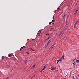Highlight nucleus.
Returning <instances> with one entry per match:
<instances>
[{
    "label": "nucleus",
    "mask_w": 79,
    "mask_h": 79,
    "mask_svg": "<svg viewBox=\"0 0 79 79\" xmlns=\"http://www.w3.org/2000/svg\"><path fill=\"white\" fill-rule=\"evenodd\" d=\"M34 40V39H32V40Z\"/></svg>",
    "instance_id": "e433bc0d"
},
{
    "label": "nucleus",
    "mask_w": 79,
    "mask_h": 79,
    "mask_svg": "<svg viewBox=\"0 0 79 79\" xmlns=\"http://www.w3.org/2000/svg\"><path fill=\"white\" fill-rule=\"evenodd\" d=\"M30 49L32 50L33 51H34V50H33L32 49V48H31Z\"/></svg>",
    "instance_id": "72a5a7b5"
},
{
    "label": "nucleus",
    "mask_w": 79,
    "mask_h": 79,
    "mask_svg": "<svg viewBox=\"0 0 79 79\" xmlns=\"http://www.w3.org/2000/svg\"><path fill=\"white\" fill-rule=\"evenodd\" d=\"M41 32H42V31L41 30H40L39 31V32H40V34H41Z\"/></svg>",
    "instance_id": "412c9836"
},
{
    "label": "nucleus",
    "mask_w": 79,
    "mask_h": 79,
    "mask_svg": "<svg viewBox=\"0 0 79 79\" xmlns=\"http://www.w3.org/2000/svg\"><path fill=\"white\" fill-rule=\"evenodd\" d=\"M52 37V35H50L49 36V37L48 38H51V37Z\"/></svg>",
    "instance_id": "6ab92c4d"
},
{
    "label": "nucleus",
    "mask_w": 79,
    "mask_h": 79,
    "mask_svg": "<svg viewBox=\"0 0 79 79\" xmlns=\"http://www.w3.org/2000/svg\"><path fill=\"white\" fill-rule=\"evenodd\" d=\"M61 35V36H62V35H63V32H61L59 36H60Z\"/></svg>",
    "instance_id": "423d86ee"
},
{
    "label": "nucleus",
    "mask_w": 79,
    "mask_h": 79,
    "mask_svg": "<svg viewBox=\"0 0 79 79\" xmlns=\"http://www.w3.org/2000/svg\"><path fill=\"white\" fill-rule=\"evenodd\" d=\"M76 79H78V78L77 77H76Z\"/></svg>",
    "instance_id": "c756f323"
},
{
    "label": "nucleus",
    "mask_w": 79,
    "mask_h": 79,
    "mask_svg": "<svg viewBox=\"0 0 79 79\" xmlns=\"http://www.w3.org/2000/svg\"><path fill=\"white\" fill-rule=\"evenodd\" d=\"M45 68H44V67L42 69L43 70H44V69H45Z\"/></svg>",
    "instance_id": "bb28decb"
},
{
    "label": "nucleus",
    "mask_w": 79,
    "mask_h": 79,
    "mask_svg": "<svg viewBox=\"0 0 79 79\" xmlns=\"http://www.w3.org/2000/svg\"><path fill=\"white\" fill-rule=\"evenodd\" d=\"M55 45V44L54 45H52V46L51 47L52 48H53V47H54V46Z\"/></svg>",
    "instance_id": "a211bd4d"
},
{
    "label": "nucleus",
    "mask_w": 79,
    "mask_h": 79,
    "mask_svg": "<svg viewBox=\"0 0 79 79\" xmlns=\"http://www.w3.org/2000/svg\"><path fill=\"white\" fill-rule=\"evenodd\" d=\"M50 42H51V40H49L48 42L47 43V45H49V44H50Z\"/></svg>",
    "instance_id": "1a4fd4ad"
},
{
    "label": "nucleus",
    "mask_w": 79,
    "mask_h": 79,
    "mask_svg": "<svg viewBox=\"0 0 79 79\" xmlns=\"http://www.w3.org/2000/svg\"><path fill=\"white\" fill-rule=\"evenodd\" d=\"M79 21V19L77 20V21L75 23V25H74V27H76V24H77V23H78V22Z\"/></svg>",
    "instance_id": "f03ea898"
},
{
    "label": "nucleus",
    "mask_w": 79,
    "mask_h": 79,
    "mask_svg": "<svg viewBox=\"0 0 79 79\" xmlns=\"http://www.w3.org/2000/svg\"><path fill=\"white\" fill-rule=\"evenodd\" d=\"M48 46V45L47 44H46L45 46H44L43 48H44V49H45V48H46L47 46Z\"/></svg>",
    "instance_id": "7ed1b4c3"
},
{
    "label": "nucleus",
    "mask_w": 79,
    "mask_h": 79,
    "mask_svg": "<svg viewBox=\"0 0 79 79\" xmlns=\"http://www.w3.org/2000/svg\"><path fill=\"white\" fill-rule=\"evenodd\" d=\"M35 65H34L32 67V68H35Z\"/></svg>",
    "instance_id": "dca6fc26"
},
{
    "label": "nucleus",
    "mask_w": 79,
    "mask_h": 79,
    "mask_svg": "<svg viewBox=\"0 0 79 79\" xmlns=\"http://www.w3.org/2000/svg\"><path fill=\"white\" fill-rule=\"evenodd\" d=\"M23 49V47H21V48L20 49V50H21L22 49Z\"/></svg>",
    "instance_id": "4be33fe9"
},
{
    "label": "nucleus",
    "mask_w": 79,
    "mask_h": 79,
    "mask_svg": "<svg viewBox=\"0 0 79 79\" xmlns=\"http://www.w3.org/2000/svg\"><path fill=\"white\" fill-rule=\"evenodd\" d=\"M76 5H77V4H76Z\"/></svg>",
    "instance_id": "58836bf2"
},
{
    "label": "nucleus",
    "mask_w": 79,
    "mask_h": 79,
    "mask_svg": "<svg viewBox=\"0 0 79 79\" xmlns=\"http://www.w3.org/2000/svg\"><path fill=\"white\" fill-rule=\"evenodd\" d=\"M8 56L9 57H11V56H12V55H11V54H9V55H8Z\"/></svg>",
    "instance_id": "ddd939ff"
},
{
    "label": "nucleus",
    "mask_w": 79,
    "mask_h": 79,
    "mask_svg": "<svg viewBox=\"0 0 79 79\" xmlns=\"http://www.w3.org/2000/svg\"><path fill=\"white\" fill-rule=\"evenodd\" d=\"M46 34V35H49V34H48V33Z\"/></svg>",
    "instance_id": "473e14b6"
},
{
    "label": "nucleus",
    "mask_w": 79,
    "mask_h": 79,
    "mask_svg": "<svg viewBox=\"0 0 79 79\" xmlns=\"http://www.w3.org/2000/svg\"><path fill=\"white\" fill-rule=\"evenodd\" d=\"M60 7H58L57 8V11H59L60 10Z\"/></svg>",
    "instance_id": "9b49d317"
},
{
    "label": "nucleus",
    "mask_w": 79,
    "mask_h": 79,
    "mask_svg": "<svg viewBox=\"0 0 79 79\" xmlns=\"http://www.w3.org/2000/svg\"><path fill=\"white\" fill-rule=\"evenodd\" d=\"M62 60V59H61V58H60V59L59 60H57V62H59L60 61L61 62L62 61V60Z\"/></svg>",
    "instance_id": "f257e3e1"
},
{
    "label": "nucleus",
    "mask_w": 79,
    "mask_h": 79,
    "mask_svg": "<svg viewBox=\"0 0 79 79\" xmlns=\"http://www.w3.org/2000/svg\"><path fill=\"white\" fill-rule=\"evenodd\" d=\"M54 21H55V20H52V23H53V22H54Z\"/></svg>",
    "instance_id": "a878e982"
},
{
    "label": "nucleus",
    "mask_w": 79,
    "mask_h": 79,
    "mask_svg": "<svg viewBox=\"0 0 79 79\" xmlns=\"http://www.w3.org/2000/svg\"><path fill=\"white\" fill-rule=\"evenodd\" d=\"M64 56H62L61 59L63 60V59H64Z\"/></svg>",
    "instance_id": "f8f14e48"
},
{
    "label": "nucleus",
    "mask_w": 79,
    "mask_h": 79,
    "mask_svg": "<svg viewBox=\"0 0 79 79\" xmlns=\"http://www.w3.org/2000/svg\"><path fill=\"white\" fill-rule=\"evenodd\" d=\"M49 39V38H48L47 39H45L44 40V42H45L46 41L48 40Z\"/></svg>",
    "instance_id": "0eeeda50"
},
{
    "label": "nucleus",
    "mask_w": 79,
    "mask_h": 79,
    "mask_svg": "<svg viewBox=\"0 0 79 79\" xmlns=\"http://www.w3.org/2000/svg\"><path fill=\"white\" fill-rule=\"evenodd\" d=\"M47 66H48V64L45 65L44 68H45Z\"/></svg>",
    "instance_id": "f3484780"
},
{
    "label": "nucleus",
    "mask_w": 79,
    "mask_h": 79,
    "mask_svg": "<svg viewBox=\"0 0 79 79\" xmlns=\"http://www.w3.org/2000/svg\"><path fill=\"white\" fill-rule=\"evenodd\" d=\"M66 39H67V36H66V37H64V38L63 39H64V40H66Z\"/></svg>",
    "instance_id": "2eb2a0df"
},
{
    "label": "nucleus",
    "mask_w": 79,
    "mask_h": 79,
    "mask_svg": "<svg viewBox=\"0 0 79 79\" xmlns=\"http://www.w3.org/2000/svg\"><path fill=\"white\" fill-rule=\"evenodd\" d=\"M76 63H78V62H79V60H77L75 61Z\"/></svg>",
    "instance_id": "4468645a"
},
{
    "label": "nucleus",
    "mask_w": 79,
    "mask_h": 79,
    "mask_svg": "<svg viewBox=\"0 0 79 79\" xmlns=\"http://www.w3.org/2000/svg\"><path fill=\"white\" fill-rule=\"evenodd\" d=\"M75 61H76V60H73V64H74L75 65H76V62H75Z\"/></svg>",
    "instance_id": "6e6552de"
},
{
    "label": "nucleus",
    "mask_w": 79,
    "mask_h": 79,
    "mask_svg": "<svg viewBox=\"0 0 79 79\" xmlns=\"http://www.w3.org/2000/svg\"><path fill=\"white\" fill-rule=\"evenodd\" d=\"M52 24V22H49V24Z\"/></svg>",
    "instance_id": "cd10ccee"
},
{
    "label": "nucleus",
    "mask_w": 79,
    "mask_h": 79,
    "mask_svg": "<svg viewBox=\"0 0 79 79\" xmlns=\"http://www.w3.org/2000/svg\"><path fill=\"white\" fill-rule=\"evenodd\" d=\"M79 10V9H77V10L75 12L74 15H75L76 13H77V11H78V10Z\"/></svg>",
    "instance_id": "39448f33"
},
{
    "label": "nucleus",
    "mask_w": 79,
    "mask_h": 79,
    "mask_svg": "<svg viewBox=\"0 0 79 79\" xmlns=\"http://www.w3.org/2000/svg\"><path fill=\"white\" fill-rule=\"evenodd\" d=\"M44 71V70L42 69L41 70V71H40V73H42V71Z\"/></svg>",
    "instance_id": "aec40b11"
},
{
    "label": "nucleus",
    "mask_w": 79,
    "mask_h": 79,
    "mask_svg": "<svg viewBox=\"0 0 79 79\" xmlns=\"http://www.w3.org/2000/svg\"><path fill=\"white\" fill-rule=\"evenodd\" d=\"M27 54H28V55H29V53L28 52H27Z\"/></svg>",
    "instance_id": "2f4dec72"
},
{
    "label": "nucleus",
    "mask_w": 79,
    "mask_h": 79,
    "mask_svg": "<svg viewBox=\"0 0 79 79\" xmlns=\"http://www.w3.org/2000/svg\"><path fill=\"white\" fill-rule=\"evenodd\" d=\"M7 68H9L10 67V65H8L7 66Z\"/></svg>",
    "instance_id": "5701e85b"
},
{
    "label": "nucleus",
    "mask_w": 79,
    "mask_h": 79,
    "mask_svg": "<svg viewBox=\"0 0 79 79\" xmlns=\"http://www.w3.org/2000/svg\"><path fill=\"white\" fill-rule=\"evenodd\" d=\"M54 24V23H52V24Z\"/></svg>",
    "instance_id": "c9c22d12"
},
{
    "label": "nucleus",
    "mask_w": 79,
    "mask_h": 79,
    "mask_svg": "<svg viewBox=\"0 0 79 79\" xmlns=\"http://www.w3.org/2000/svg\"><path fill=\"white\" fill-rule=\"evenodd\" d=\"M25 62L26 63H27V60H25Z\"/></svg>",
    "instance_id": "393cba45"
},
{
    "label": "nucleus",
    "mask_w": 79,
    "mask_h": 79,
    "mask_svg": "<svg viewBox=\"0 0 79 79\" xmlns=\"http://www.w3.org/2000/svg\"><path fill=\"white\" fill-rule=\"evenodd\" d=\"M54 18H55V17H54V16H53V19L54 20Z\"/></svg>",
    "instance_id": "7c9ffc66"
},
{
    "label": "nucleus",
    "mask_w": 79,
    "mask_h": 79,
    "mask_svg": "<svg viewBox=\"0 0 79 79\" xmlns=\"http://www.w3.org/2000/svg\"><path fill=\"white\" fill-rule=\"evenodd\" d=\"M58 62H57V64H58Z\"/></svg>",
    "instance_id": "4c0bfd02"
},
{
    "label": "nucleus",
    "mask_w": 79,
    "mask_h": 79,
    "mask_svg": "<svg viewBox=\"0 0 79 79\" xmlns=\"http://www.w3.org/2000/svg\"><path fill=\"white\" fill-rule=\"evenodd\" d=\"M2 59H3V56L2 57Z\"/></svg>",
    "instance_id": "f704fd0d"
},
{
    "label": "nucleus",
    "mask_w": 79,
    "mask_h": 79,
    "mask_svg": "<svg viewBox=\"0 0 79 79\" xmlns=\"http://www.w3.org/2000/svg\"><path fill=\"white\" fill-rule=\"evenodd\" d=\"M40 33H38V36H40Z\"/></svg>",
    "instance_id": "b1692460"
},
{
    "label": "nucleus",
    "mask_w": 79,
    "mask_h": 79,
    "mask_svg": "<svg viewBox=\"0 0 79 79\" xmlns=\"http://www.w3.org/2000/svg\"><path fill=\"white\" fill-rule=\"evenodd\" d=\"M23 47L24 48H26V46H24Z\"/></svg>",
    "instance_id": "c85d7f7f"
},
{
    "label": "nucleus",
    "mask_w": 79,
    "mask_h": 79,
    "mask_svg": "<svg viewBox=\"0 0 79 79\" xmlns=\"http://www.w3.org/2000/svg\"><path fill=\"white\" fill-rule=\"evenodd\" d=\"M56 69V68H53L52 67H51V70L52 71H54L55 69Z\"/></svg>",
    "instance_id": "20e7f679"
},
{
    "label": "nucleus",
    "mask_w": 79,
    "mask_h": 79,
    "mask_svg": "<svg viewBox=\"0 0 79 79\" xmlns=\"http://www.w3.org/2000/svg\"><path fill=\"white\" fill-rule=\"evenodd\" d=\"M65 16H66V15L64 14V16H63L64 20V21H65Z\"/></svg>",
    "instance_id": "9d476101"
}]
</instances>
